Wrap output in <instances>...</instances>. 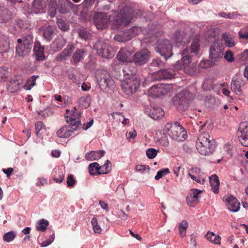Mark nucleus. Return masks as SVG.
<instances>
[{
  "label": "nucleus",
  "mask_w": 248,
  "mask_h": 248,
  "mask_svg": "<svg viewBox=\"0 0 248 248\" xmlns=\"http://www.w3.org/2000/svg\"><path fill=\"white\" fill-rule=\"evenodd\" d=\"M199 47V41L197 39L194 40L189 47L183 49L181 52L183 58L174 64V70L170 68L160 70L152 74L151 79L153 80L171 79L174 77L175 70L182 69L187 74L192 75L196 69L193 64H190V58L197 54Z\"/></svg>",
  "instance_id": "f257e3e1"
},
{
  "label": "nucleus",
  "mask_w": 248,
  "mask_h": 248,
  "mask_svg": "<svg viewBox=\"0 0 248 248\" xmlns=\"http://www.w3.org/2000/svg\"><path fill=\"white\" fill-rule=\"evenodd\" d=\"M79 113L78 112H73L70 117L65 116L66 122L69 124L68 125L64 126L61 127L57 131V135L61 138H67L72 135L77 130L81 124L80 121L77 120L78 117Z\"/></svg>",
  "instance_id": "f03ea898"
},
{
  "label": "nucleus",
  "mask_w": 248,
  "mask_h": 248,
  "mask_svg": "<svg viewBox=\"0 0 248 248\" xmlns=\"http://www.w3.org/2000/svg\"><path fill=\"white\" fill-rule=\"evenodd\" d=\"M210 138V135L207 132H203L199 136L196 146L197 150L201 155H209L214 151L216 148L215 141Z\"/></svg>",
  "instance_id": "7ed1b4c3"
},
{
  "label": "nucleus",
  "mask_w": 248,
  "mask_h": 248,
  "mask_svg": "<svg viewBox=\"0 0 248 248\" xmlns=\"http://www.w3.org/2000/svg\"><path fill=\"white\" fill-rule=\"evenodd\" d=\"M141 16L142 12L139 9L133 10L129 6H125L117 14L113 24L117 26H125L131 22L133 17Z\"/></svg>",
  "instance_id": "20e7f679"
},
{
  "label": "nucleus",
  "mask_w": 248,
  "mask_h": 248,
  "mask_svg": "<svg viewBox=\"0 0 248 248\" xmlns=\"http://www.w3.org/2000/svg\"><path fill=\"white\" fill-rule=\"evenodd\" d=\"M163 132L178 142L185 140L187 137L186 130L178 122H175L173 124L167 123L165 125Z\"/></svg>",
  "instance_id": "39448f33"
},
{
  "label": "nucleus",
  "mask_w": 248,
  "mask_h": 248,
  "mask_svg": "<svg viewBox=\"0 0 248 248\" xmlns=\"http://www.w3.org/2000/svg\"><path fill=\"white\" fill-rule=\"evenodd\" d=\"M18 45L16 46V52L20 57H24L31 52L33 44V36L31 33H29L24 36L22 38L17 40Z\"/></svg>",
  "instance_id": "423d86ee"
},
{
  "label": "nucleus",
  "mask_w": 248,
  "mask_h": 248,
  "mask_svg": "<svg viewBox=\"0 0 248 248\" xmlns=\"http://www.w3.org/2000/svg\"><path fill=\"white\" fill-rule=\"evenodd\" d=\"M93 49L98 55L106 59H111L115 55V51L108 42L103 39H99L93 45Z\"/></svg>",
  "instance_id": "0eeeda50"
},
{
  "label": "nucleus",
  "mask_w": 248,
  "mask_h": 248,
  "mask_svg": "<svg viewBox=\"0 0 248 248\" xmlns=\"http://www.w3.org/2000/svg\"><path fill=\"white\" fill-rule=\"evenodd\" d=\"M132 75V73H131ZM140 85L139 78L135 75H132L130 78H126L122 83V88L127 94H130L137 91Z\"/></svg>",
  "instance_id": "6e6552de"
},
{
  "label": "nucleus",
  "mask_w": 248,
  "mask_h": 248,
  "mask_svg": "<svg viewBox=\"0 0 248 248\" xmlns=\"http://www.w3.org/2000/svg\"><path fill=\"white\" fill-rule=\"evenodd\" d=\"M224 46L220 40L215 41L210 46L209 58L216 62L223 59Z\"/></svg>",
  "instance_id": "1a4fd4ad"
},
{
  "label": "nucleus",
  "mask_w": 248,
  "mask_h": 248,
  "mask_svg": "<svg viewBox=\"0 0 248 248\" xmlns=\"http://www.w3.org/2000/svg\"><path fill=\"white\" fill-rule=\"evenodd\" d=\"M115 12L112 11L110 13L103 12H96L93 16V23L96 28L102 29L106 28L110 20V17Z\"/></svg>",
  "instance_id": "9d476101"
},
{
  "label": "nucleus",
  "mask_w": 248,
  "mask_h": 248,
  "mask_svg": "<svg viewBox=\"0 0 248 248\" xmlns=\"http://www.w3.org/2000/svg\"><path fill=\"white\" fill-rule=\"evenodd\" d=\"M155 51L159 53L165 59L170 58L172 54L171 46L170 41L167 39H161L157 42L155 48Z\"/></svg>",
  "instance_id": "9b49d317"
},
{
  "label": "nucleus",
  "mask_w": 248,
  "mask_h": 248,
  "mask_svg": "<svg viewBox=\"0 0 248 248\" xmlns=\"http://www.w3.org/2000/svg\"><path fill=\"white\" fill-rule=\"evenodd\" d=\"M172 87L169 84H160L152 86L148 91L150 96L154 97H158L160 95H164L170 92Z\"/></svg>",
  "instance_id": "f8f14e48"
},
{
  "label": "nucleus",
  "mask_w": 248,
  "mask_h": 248,
  "mask_svg": "<svg viewBox=\"0 0 248 248\" xmlns=\"http://www.w3.org/2000/svg\"><path fill=\"white\" fill-rule=\"evenodd\" d=\"M141 31L142 29L141 27L135 26L124 31L122 35L115 36L114 38L116 40L119 42H125L130 40Z\"/></svg>",
  "instance_id": "ddd939ff"
},
{
  "label": "nucleus",
  "mask_w": 248,
  "mask_h": 248,
  "mask_svg": "<svg viewBox=\"0 0 248 248\" xmlns=\"http://www.w3.org/2000/svg\"><path fill=\"white\" fill-rule=\"evenodd\" d=\"M96 79L101 90L106 91L112 83V79L107 71H103L97 74Z\"/></svg>",
  "instance_id": "4468645a"
},
{
  "label": "nucleus",
  "mask_w": 248,
  "mask_h": 248,
  "mask_svg": "<svg viewBox=\"0 0 248 248\" xmlns=\"http://www.w3.org/2000/svg\"><path fill=\"white\" fill-rule=\"evenodd\" d=\"M150 57V52L147 49H142L137 52L133 56L132 61L137 66L146 63Z\"/></svg>",
  "instance_id": "2eb2a0df"
},
{
  "label": "nucleus",
  "mask_w": 248,
  "mask_h": 248,
  "mask_svg": "<svg viewBox=\"0 0 248 248\" xmlns=\"http://www.w3.org/2000/svg\"><path fill=\"white\" fill-rule=\"evenodd\" d=\"M239 140L244 146L248 147V122L240 123L238 129Z\"/></svg>",
  "instance_id": "dca6fc26"
},
{
  "label": "nucleus",
  "mask_w": 248,
  "mask_h": 248,
  "mask_svg": "<svg viewBox=\"0 0 248 248\" xmlns=\"http://www.w3.org/2000/svg\"><path fill=\"white\" fill-rule=\"evenodd\" d=\"M145 112L148 116L154 120L160 119L165 114L163 110L161 108L158 107H153L150 108H147L145 109Z\"/></svg>",
  "instance_id": "f3484780"
},
{
  "label": "nucleus",
  "mask_w": 248,
  "mask_h": 248,
  "mask_svg": "<svg viewBox=\"0 0 248 248\" xmlns=\"http://www.w3.org/2000/svg\"><path fill=\"white\" fill-rule=\"evenodd\" d=\"M228 209L232 212H236L240 209V203L236 198L232 196H230L225 199Z\"/></svg>",
  "instance_id": "a211bd4d"
},
{
  "label": "nucleus",
  "mask_w": 248,
  "mask_h": 248,
  "mask_svg": "<svg viewBox=\"0 0 248 248\" xmlns=\"http://www.w3.org/2000/svg\"><path fill=\"white\" fill-rule=\"evenodd\" d=\"M117 57L122 62H131L133 59L132 52L126 48H122L117 54Z\"/></svg>",
  "instance_id": "6ab92c4d"
},
{
  "label": "nucleus",
  "mask_w": 248,
  "mask_h": 248,
  "mask_svg": "<svg viewBox=\"0 0 248 248\" xmlns=\"http://www.w3.org/2000/svg\"><path fill=\"white\" fill-rule=\"evenodd\" d=\"M66 43L65 39L62 36H58L51 43V48L53 51L58 52L62 49Z\"/></svg>",
  "instance_id": "aec40b11"
},
{
  "label": "nucleus",
  "mask_w": 248,
  "mask_h": 248,
  "mask_svg": "<svg viewBox=\"0 0 248 248\" xmlns=\"http://www.w3.org/2000/svg\"><path fill=\"white\" fill-rule=\"evenodd\" d=\"M86 54L87 52L85 49H77L72 55V59L74 63L76 64L81 62L86 56Z\"/></svg>",
  "instance_id": "412c9836"
},
{
  "label": "nucleus",
  "mask_w": 248,
  "mask_h": 248,
  "mask_svg": "<svg viewBox=\"0 0 248 248\" xmlns=\"http://www.w3.org/2000/svg\"><path fill=\"white\" fill-rule=\"evenodd\" d=\"M188 93L186 91H182L176 94L174 98L175 101H178L180 105H184V108L188 106V99L187 96Z\"/></svg>",
  "instance_id": "4be33fe9"
},
{
  "label": "nucleus",
  "mask_w": 248,
  "mask_h": 248,
  "mask_svg": "<svg viewBox=\"0 0 248 248\" xmlns=\"http://www.w3.org/2000/svg\"><path fill=\"white\" fill-rule=\"evenodd\" d=\"M75 47L73 45H68L66 47L64 48L63 51L59 53L57 56V61H62L66 60L68 57H69L73 51Z\"/></svg>",
  "instance_id": "5701e85b"
},
{
  "label": "nucleus",
  "mask_w": 248,
  "mask_h": 248,
  "mask_svg": "<svg viewBox=\"0 0 248 248\" xmlns=\"http://www.w3.org/2000/svg\"><path fill=\"white\" fill-rule=\"evenodd\" d=\"M243 85V81L239 78L233 79L231 84V88L232 92L237 95H240L242 93L241 89Z\"/></svg>",
  "instance_id": "b1692460"
},
{
  "label": "nucleus",
  "mask_w": 248,
  "mask_h": 248,
  "mask_svg": "<svg viewBox=\"0 0 248 248\" xmlns=\"http://www.w3.org/2000/svg\"><path fill=\"white\" fill-rule=\"evenodd\" d=\"M46 8L45 0H34L32 2V9L35 13L38 14L43 12Z\"/></svg>",
  "instance_id": "393cba45"
},
{
  "label": "nucleus",
  "mask_w": 248,
  "mask_h": 248,
  "mask_svg": "<svg viewBox=\"0 0 248 248\" xmlns=\"http://www.w3.org/2000/svg\"><path fill=\"white\" fill-rule=\"evenodd\" d=\"M105 152L103 150H99L98 151H91L87 153L85 157L87 160H98L104 156Z\"/></svg>",
  "instance_id": "a878e982"
},
{
  "label": "nucleus",
  "mask_w": 248,
  "mask_h": 248,
  "mask_svg": "<svg viewBox=\"0 0 248 248\" xmlns=\"http://www.w3.org/2000/svg\"><path fill=\"white\" fill-rule=\"evenodd\" d=\"M11 13L6 8L0 5V23L9 21L11 18Z\"/></svg>",
  "instance_id": "bb28decb"
},
{
  "label": "nucleus",
  "mask_w": 248,
  "mask_h": 248,
  "mask_svg": "<svg viewBox=\"0 0 248 248\" xmlns=\"http://www.w3.org/2000/svg\"><path fill=\"white\" fill-rule=\"evenodd\" d=\"M20 82L19 80L12 79L10 80L7 84V91L11 93L16 92L19 89Z\"/></svg>",
  "instance_id": "cd10ccee"
},
{
  "label": "nucleus",
  "mask_w": 248,
  "mask_h": 248,
  "mask_svg": "<svg viewBox=\"0 0 248 248\" xmlns=\"http://www.w3.org/2000/svg\"><path fill=\"white\" fill-rule=\"evenodd\" d=\"M69 0H59L57 5V10L61 14H65L68 12L70 4Z\"/></svg>",
  "instance_id": "c85d7f7f"
},
{
  "label": "nucleus",
  "mask_w": 248,
  "mask_h": 248,
  "mask_svg": "<svg viewBox=\"0 0 248 248\" xmlns=\"http://www.w3.org/2000/svg\"><path fill=\"white\" fill-rule=\"evenodd\" d=\"M101 168L100 167L99 165L97 162H94L90 164L89 166V172L91 175L106 174L108 173V171H104L100 170Z\"/></svg>",
  "instance_id": "c756f323"
},
{
  "label": "nucleus",
  "mask_w": 248,
  "mask_h": 248,
  "mask_svg": "<svg viewBox=\"0 0 248 248\" xmlns=\"http://www.w3.org/2000/svg\"><path fill=\"white\" fill-rule=\"evenodd\" d=\"M40 31H43L44 37L46 40L50 41L52 39L54 33V28L53 26L43 27Z\"/></svg>",
  "instance_id": "7c9ffc66"
},
{
  "label": "nucleus",
  "mask_w": 248,
  "mask_h": 248,
  "mask_svg": "<svg viewBox=\"0 0 248 248\" xmlns=\"http://www.w3.org/2000/svg\"><path fill=\"white\" fill-rule=\"evenodd\" d=\"M210 183L212 189L215 194H217L219 191V181L217 176L213 174L209 178Z\"/></svg>",
  "instance_id": "2f4dec72"
},
{
  "label": "nucleus",
  "mask_w": 248,
  "mask_h": 248,
  "mask_svg": "<svg viewBox=\"0 0 248 248\" xmlns=\"http://www.w3.org/2000/svg\"><path fill=\"white\" fill-rule=\"evenodd\" d=\"M188 37L189 35L187 34L177 31L174 34L173 38L176 43L181 44L182 42L185 43V40H187Z\"/></svg>",
  "instance_id": "473e14b6"
},
{
  "label": "nucleus",
  "mask_w": 248,
  "mask_h": 248,
  "mask_svg": "<svg viewBox=\"0 0 248 248\" xmlns=\"http://www.w3.org/2000/svg\"><path fill=\"white\" fill-rule=\"evenodd\" d=\"M206 238L210 242L217 244H220V237L218 235H215L213 232H208L206 235Z\"/></svg>",
  "instance_id": "72a5a7b5"
},
{
  "label": "nucleus",
  "mask_w": 248,
  "mask_h": 248,
  "mask_svg": "<svg viewBox=\"0 0 248 248\" xmlns=\"http://www.w3.org/2000/svg\"><path fill=\"white\" fill-rule=\"evenodd\" d=\"M9 42L8 38L4 37L3 40L0 41V53L7 52L9 50Z\"/></svg>",
  "instance_id": "f704fd0d"
},
{
  "label": "nucleus",
  "mask_w": 248,
  "mask_h": 248,
  "mask_svg": "<svg viewBox=\"0 0 248 248\" xmlns=\"http://www.w3.org/2000/svg\"><path fill=\"white\" fill-rule=\"evenodd\" d=\"M39 78L38 76H32L29 78L24 86V88L26 90H30L32 87L36 84V80Z\"/></svg>",
  "instance_id": "c9c22d12"
},
{
  "label": "nucleus",
  "mask_w": 248,
  "mask_h": 248,
  "mask_svg": "<svg viewBox=\"0 0 248 248\" xmlns=\"http://www.w3.org/2000/svg\"><path fill=\"white\" fill-rule=\"evenodd\" d=\"M48 225L49 222L47 220L44 219H40L37 222L36 230L38 231L45 232Z\"/></svg>",
  "instance_id": "e433bc0d"
},
{
  "label": "nucleus",
  "mask_w": 248,
  "mask_h": 248,
  "mask_svg": "<svg viewBox=\"0 0 248 248\" xmlns=\"http://www.w3.org/2000/svg\"><path fill=\"white\" fill-rule=\"evenodd\" d=\"M91 100L90 96H82L79 99L78 103L81 107L85 108L89 106Z\"/></svg>",
  "instance_id": "4c0bfd02"
},
{
  "label": "nucleus",
  "mask_w": 248,
  "mask_h": 248,
  "mask_svg": "<svg viewBox=\"0 0 248 248\" xmlns=\"http://www.w3.org/2000/svg\"><path fill=\"white\" fill-rule=\"evenodd\" d=\"M225 44L228 47H232L235 45V42L232 38L227 33H224L222 35Z\"/></svg>",
  "instance_id": "58836bf2"
},
{
  "label": "nucleus",
  "mask_w": 248,
  "mask_h": 248,
  "mask_svg": "<svg viewBox=\"0 0 248 248\" xmlns=\"http://www.w3.org/2000/svg\"><path fill=\"white\" fill-rule=\"evenodd\" d=\"M49 2V13L51 17L54 16L57 10V0H47Z\"/></svg>",
  "instance_id": "ea45409f"
},
{
  "label": "nucleus",
  "mask_w": 248,
  "mask_h": 248,
  "mask_svg": "<svg viewBox=\"0 0 248 248\" xmlns=\"http://www.w3.org/2000/svg\"><path fill=\"white\" fill-rule=\"evenodd\" d=\"M213 61L211 59L201 61L199 63V67L201 68H207L212 67L216 64V62Z\"/></svg>",
  "instance_id": "a19ab883"
},
{
  "label": "nucleus",
  "mask_w": 248,
  "mask_h": 248,
  "mask_svg": "<svg viewBox=\"0 0 248 248\" xmlns=\"http://www.w3.org/2000/svg\"><path fill=\"white\" fill-rule=\"evenodd\" d=\"M91 224L93 226V232L94 233H100L102 229L98 224V221L96 217H93L91 220Z\"/></svg>",
  "instance_id": "79ce46f5"
},
{
  "label": "nucleus",
  "mask_w": 248,
  "mask_h": 248,
  "mask_svg": "<svg viewBox=\"0 0 248 248\" xmlns=\"http://www.w3.org/2000/svg\"><path fill=\"white\" fill-rule=\"evenodd\" d=\"M16 236V233L13 231H10L3 235V239L5 242H10L14 240Z\"/></svg>",
  "instance_id": "37998d69"
},
{
  "label": "nucleus",
  "mask_w": 248,
  "mask_h": 248,
  "mask_svg": "<svg viewBox=\"0 0 248 248\" xmlns=\"http://www.w3.org/2000/svg\"><path fill=\"white\" fill-rule=\"evenodd\" d=\"M218 14V16L220 17L228 19L235 18L238 16V14L236 12H232L229 13H226L225 12H220Z\"/></svg>",
  "instance_id": "c03bdc74"
},
{
  "label": "nucleus",
  "mask_w": 248,
  "mask_h": 248,
  "mask_svg": "<svg viewBox=\"0 0 248 248\" xmlns=\"http://www.w3.org/2000/svg\"><path fill=\"white\" fill-rule=\"evenodd\" d=\"M35 127L36 136L40 137L42 134V133H40V131L45 128L44 124L41 121H38L35 123Z\"/></svg>",
  "instance_id": "a18cd8bd"
},
{
  "label": "nucleus",
  "mask_w": 248,
  "mask_h": 248,
  "mask_svg": "<svg viewBox=\"0 0 248 248\" xmlns=\"http://www.w3.org/2000/svg\"><path fill=\"white\" fill-rule=\"evenodd\" d=\"M112 117L113 119H118L120 121H121V119L120 117H122L123 118V120L122 121V123L124 124H126L128 123V120L127 119L124 118V116L122 113L118 112H114L112 114Z\"/></svg>",
  "instance_id": "49530a36"
},
{
  "label": "nucleus",
  "mask_w": 248,
  "mask_h": 248,
  "mask_svg": "<svg viewBox=\"0 0 248 248\" xmlns=\"http://www.w3.org/2000/svg\"><path fill=\"white\" fill-rule=\"evenodd\" d=\"M158 150L155 148H149L146 150V155L149 159L154 158L157 155Z\"/></svg>",
  "instance_id": "de8ad7c7"
},
{
  "label": "nucleus",
  "mask_w": 248,
  "mask_h": 248,
  "mask_svg": "<svg viewBox=\"0 0 248 248\" xmlns=\"http://www.w3.org/2000/svg\"><path fill=\"white\" fill-rule=\"evenodd\" d=\"M8 71L7 68L3 67H0V82L7 78Z\"/></svg>",
  "instance_id": "09e8293b"
},
{
  "label": "nucleus",
  "mask_w": 248,
  "mask_h": 248,
  "mask_svg": "<svg viewBox=\"0 0 248 248\" xmlns=\"http://www.w3.org/2000/svg\"><path fill=\"white\" fill-rule=\"evenodd\" d=\"M170 170L168 168L161 170L157 172L156 175L155 177V179L156 180H158L160 179L161 178H162L163 176L168 174Z\"/></svg>",
  "instance_id": "8fccbe9b"
},
{
  "label": "nucleus",
  "mask_w": 248,
  "mask_h": 248,
  "mask_svg": "<svg viewBox=\"0 0 248 248\" xmlns=\"http://www.w3.org/2000/svg\"><path fill=\"white\" fill-rule=\"evenodd\" d=\"M54 239H55V235H54V234H52L47 240L43 242L41 244V246L42 247H46L49 246L53 242V241L54 240Z\"/></svg>",
  "instance_id": "3c124183"
},
{
  "label": "nucleus",
  "mask_w": 248,
  "mask_h": 248,
  "mask_svg": "<svg viewBox=\"0 0 248 248\" xmlns=\"http://www.w3.org/2000/svg\"><path fill=\"white\" fill-rule=\"evenodd\" d=\"M34 56L36 61H43L45 58L44 51L37 52V50L33 51Z\"/></svg>",
  "instance_id": "603ef678"
},
{
  "label": "nucleus",
  "mask_w": 248,
  "mask_h": 248,
  "mask_svg": "<svg viewBox=\"0 0 248 248\" xmlns=\"http://www.w3.org/2000/svg\"><path fill=\"white\" fill-rule=\"evenodd\" d=\"M150 65L153 67H162L164 63L158 59H154L152 60Z\"/></svg>",
  "instance_id": "864d4df0"
},
{
  "label": "nucleus",
  "mask_w": 248,
  "mask_h": 248,
  "mask_svg": "<svg viewBox=\"0 0 248 248\" xmlns=\"http://www.w3.org/2000/svg\"><path fill=\"white\" fill-rule=\"evenodd\" d=\"M224 58L228 62H232L234 60L232 53L231 51H227L224 55Z\"/></svg>",
  "instance_id": "5fc2aeb1"
},
{
  "label": "nucleus",
  "mask_w": 248,
  "mask_h": 248,
  "mask_svg": "<svg viewBox=\"0 0 248 248\" xmlns=\"http://www.w3.org/2000/svg\"><path fill=\"white\" fill-rule=\"evenodd\" d=\"M186 202L188 205L193 206L194 204H197L198 201L194 199L193 197L190 195L186 198Z\"/></svg>",
  "instance_id": "6e6d98bb"
},
{
  "label": "nucleus",
  "mask_w": 248,
  "mask_h": 248,
  "mask_svg": "<svg viewBox=\"0 0 248 248\" xmlns=\"http://www.w3.org/2000/svg\"><path fill=\"white\" fill-rule=\"evenodd\" d=\"M58 25L59 28L62 31H66L68 29V25L62 20L58 21Z\"/></svg>",
  "instance_id": "4d7b16f0"
},
{
  "label": "nucleus",
  "mask_w": 248,
  "mask_h": 248,
  "mask_svg": "<svg viewBox=\"0 0 248 248\" xmlns=\"http://www.w3.org/2000/svg\"><path fill=\"white\" fill-rule=\"evenodd\" d=\"M76 180L74 178V176L72 174H70L68 176L67 178L66 183L68 186H73L75 184Z\"/></svg>",
  "instance_id": "13d9d810"
},
{
  "label": "nucleus",
  "mask_w": 248,
  "mask_h": 248,
  "mask_svg": "<svg viewBox=\"0 0 248 248\" xmlns=\"http://www.w3.org/2000/svg\"><path fill=\"white\" fill-rule=\"evenodd\" d=\"M238 34L240 38L245 40L248 39V31L241 30L239 31Z\"/></svg>",
  "instance_id": "bf43d9fd"
},
{
  "label": "nucleus",
  "mask_w": 248,
  "mask_h": 248,
  "mask_svg": "<svg viewBox=\"0 0 248 248\" xmlns=\"http://www.w3.org/2000/svg\"><path fill=\"white\" fill-rule=\"evenodd\" d=\"M160 144L164 146H167L169 145V140L166 136L161 137L159 140Z\"/></svg>",
  "instance_id": "052dcab7"
},
{
  "label": "nucleus",
  "mask_w": 248,
  "mask_h": 248,
  "mask_svg": "<svg viewBox=\"0 0 248 248\" xmlns=\"http://www.w3.org/2000/svg\"><path fill=\"white\" fill-rule=\"evenodd\" d=\"M37 50V52L40 51H44V48L43 46H41L39 42H35L33 47V51Z\"/></svg>",
  "instance_id": "680f3d73"
},
{
  "label": "nucleus",
  "mask_w": 248,
  "mask_h": 248,
  "mask_svg": "<svg viewBox=\"0 0 248 248\" xmlns=\"http://www.w3.org/2000/svg\"><path fill=\"white\" fill-rule=\"evenodd\" d=\"M109 164L110 165L111 163L108 160H107L104 165L100 166V167L101 168V170H103L104 171H108V172L110 170V168L108 167Z\"/></svg>",
  "instance_id": "e2e57ef3"
},
{
  "label": "nucleus",
  "mask_w": 248,
  "mask_h": 248,
  "mask_svg": "<svg viewBox=\"0 0 248 248\" xmlns=\"http://www.w3.org/2000/svg\"><path fill=\"white\" fill-rule=\"evenodd\" d=\"M201 193H202L201 190H198L197 189H194L193 190L192 194H191L190 195L192 196L194 199H196V200H197L198 201V200L199 198V197L198 195H199V194H200Z\"/></svg>",
  "instance_id": "0e129e2a"
},
{
  "label": "nucleus",
  "mask_w": 248,
  "mask_h": 248,
  "mask_svg": "<svg viewBox=\"0 0 248 248\" xmlns=\"http://www.w3.org/2000/svg\"><path fill=\"white\" fill-rule=\"evenodd\" d=\"M137 135V133L135 130L130 131L126 134L127 138L129 140L134 139Z\"/></svg>",
  "instance_id": "69168bd1"
},
{
  "label": "nucleus",
  "mask_w": 248,
  "mask_h": 248,
  "mask_svg": "<svg viewBox=\"0 0 248 248\" xmlns=\"http://www.w3.org/2000/svg\"><path fill=\"white\" fill-rule=\"evenodd\" d=\"M93 119H92L89 122H88L86 123H84L82 126V128L84 130H86L93 125Z\"/></svg>",
  "instance_id": "338daca9"
},
{
  "label": "nucleus",
  "mask_w": 248,
  "mask_h": 248,
  "mask_svg": "<svg viewBox=\"0 0 248 248\" xmlns=\"http://www.w3.org/2000/svg\"><path fill=\"white\" fill-rule=\"evenodd\" d=\"M14 171V170L12 168H9L8 169H3L2 171L6 174L8 177H9L12 174Z\"/></svg>",
  "instance_id": "774afa93"
}]
</instances>
